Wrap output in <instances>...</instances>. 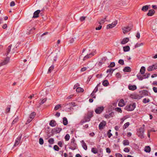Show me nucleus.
I'll return each mask as SVG.
<instances>
[{"mask_svg": "<svg viewBox=\"0 0 157 157\" xmlns=\"http://www.w3.org/2000/svg\"><path fill=\"white\" fill-rule=\"evenodd\" d=\"M69 148L72 150H75L77 148V145L75 142V139L73 138L71 140Z\"/></svg>", "mask_w": 157, "mask_h": 157, "instance_id": "obj_1", "label": "nucleus"}, {"mask_svg": "<svg viewBox=\"0 0 157 157\" xmlns=\"http://www.w3.org/2000/svg\"><path fill=\"white\" fill-rule=\"evenodd\" d=\"M144 128L142 127H140L137 131L136 134L140 138L143 139L144 138Z\"/></svg>", "mask_w": 157, "mask_h": 157, "instance_id": "obj_2", "label": "nucleus"}, {"mask_svg": "<svg viewBox=\"0 0 157 157\" xmlns=\"http://www.w3.org/2000/svg\"><path fill=\"white\" fill-rule=\"evenodd\" d=\"M136 104L133 103L132 104H131L129 105H126L125 108V109L128 111H132L134 110L136 107Z\"/></svg>", "mask_w": 157, "mask_h": 157, "instance_id": "obj_3", "label": "nucleus"}, {"mask_svg": "<svg viewBox=\"0 0 157 157\" xmlns=\"http://www.w3.org/2000/svg\"><path fill=\"white\" fill-rule=\"evenodd\" d=\"M93 113L94 111H88L87 115L84 117L85 119L87 121H90L91 118L93 116Z\"/></svg>", "mask_w": 157, "mask_h": 157, "instance_id": "obj_4", "label": "nucleus"}, {"mask_svg": "<svg viewBox=\"0 0 157 157\" xmlns=\"http://www.w3.org/2000/svg\"><path fill=\"white\" fill-rule=\"evenodd\" d=\"M132 28V25H131L129 26H128L126 27H124L122 28L123 33L124 34H125L129 31H130Z\"/></svg>", "mask_w": 157, "mask_h": 157, "instance_id": "obj_5", "label": "nucleus"}, {"mask_svg": "<svg viewBox=\"0 0 157 157\" xmlns=\"http://www.w3.org/2000/svg\"><path fill=\"white\" fill-rule=\"evenodd\" d=\"M75 106V103L74 102H72L68 104H65L64 105V107H66V108L70 110L73 109L72 108V106Z\"/></svg>", "mask_w": 157, "mask_h": 157, "instance_id": "obj_6", "label": "nucleus"}, {"mask_svg": "<svg viewBox=\"0 0 157 157\" xmlns=\"http://www.w3.org/2000/svg\"><path fill=\"white\" fill-rule=\"evenodd\" d=\"M104 109V107H98L95 110V111L96 113L100 114L102 113Z\"/></svg>", "mask_w": 157, "mask_h": 157, "instance_id": "obj_7", "label": "nucleus"}, {"mask_svg": "<svg viewBox=\"0 0 157 157\" xmlns=\"http://www.w3.org/2000/svg\"><path fill=\"white\" fill-rule=\"evenodd\" d=\"M62 130V129L61 128L56 127L52 129V134L59 133Z\"/></svg>", "mask_w": 157, "mask_h": 157, "instance_id": "obj_8", "label": "nucleus"}, {"mask_svg": "<svg viewBox=\"0 0 157 157\" xmlns=\"http://www.w3.org/2000/svg\"><path fill=\"white\" fill-rule=\"evenodd\" d=\"M106 121H102L101 122L98 126V128L99 130H102L103 129L104 127L106 125Z\"/></svg>", "mask_w": 157, "mask_h": 157, "instance_id": "obj_9", "label": "nucleus"}, {"mask_svg": "<svg viewBox=\"0 0 157 157\" xmlns=\"http://www.w3.org/2000/svg\"><path fill=\"white\" fill-rule=\"evenodd\" d=\"M22 135L19 136L15 140V144L14 145V146H17L20 143L21 139V138Z\"/></svg>", "mask_w": 157, "mask_h": 157, "instance_id": "obj_10", "label": "nucleus"}, {"mask_svg": "<svg viewBox=\"0 0 157 157\" xmlns=\"http://www.w3.org/2000/svg\"><path fill=\"white\" fill-rule=\"evenodd\" d=\"M117 23V21H115L113 22L111 24H109L107 25V29L112 28L115 26Z\"/></svg>", "mask_w": 157, "mask_h": 157, "instance_id": "obj_11", "label": "nucleus"}, {"mask_svg": "<svg viewBox=\"0 0 157 157\" xmlns=\"http://www.w3.org/2000/svg\"><path fill=\"white\" fill-rule=\"evenodd\" d=\"M157 68V65H153L152 66H149L147 68V70L150 71H153L154 70H155Z\"/></svg>", "mask_w": 157, "mask_h": 157, "instance_id": "obj_12", "label": "nucleus"}, {"mask_svg": "<svg viewBox=\"0 0 157 157\" xmlns=\"http://www.w3.org/2000/svg\"><path fill=\"white\" fill-rule=\"evenodd\" d=\"M114 112H111L109 114H105L104 115V117L106 119H109L111 117H113L114 116Z\"/></svg>", "mask_w": 157, "mask_h": 157, "instance_id": "obj_13", "label": "nucleus"}, {"mask_svg": "<svg viewBox=\"0 0 157 157\" xmlns=\"http://www.w3.org/2000/svg\"><path fill=\"white\" fill-rule=\"evenodd\" d=\"M10 60V58L8 57H7L5 59L3 62L0 63V65L3 66L7 64Z\"/></svg>", "mask_w": 157, "mask_h": 157, "instance_id": "obj_14", "label": "nucleus"}, {"mask_svg": "<svg viewBox=\"0 0 157 157\" xmlns=\"http://www.w3.org/2000/svg\"><path fill=\"white\" fill-rule=\"evenodd\" d=\"M140 93H141V96H143V97L144 96H148L149 94H150L147 90H142L140 92Z\"/></svg>", "mask_w": 157, "mask_h": 157, "instance_id": "obj_15", "label": "nucleus"}, {"mask_svg": "<svg viewBox=\"0 0 157 157\" xmlns=\"http://www.w3.org/2000/svg\"><path fill=\"white\" fill-rule=\"evenodd\" d=\"M94 55V54L93 53H90L89 54H87L86 56H85L83 59V61H85L87 59H89L91 58L92 56Z\"/></svg>", "mask_w": 157, "mask_h": 157, "instance_id": "obj_16", "label": "nucleus"}, {"mask_svg": "<svg viewBox=\"0 0 157 157\" xmlns=\"http://www.w3.org/2000/svg\"><path fill=\"white\" fill-rule=\"evenodd\" d=\"M40 12V10H37L35 11L33 13V18H36L39 17V14Z\"/></svg>", "mask_w": 157, "mask_h": 157, "instance_id": "obj_17", "label": "nucleus"}, {"mask_svg": "<svg viewBox=\"0 0 157 157\" xmlns=\"http://www.w3.org/2000/svg\"><path fill=\"white\" fill-rule=\"evenodd\" d=\"M128 88L130 90L133 91L136 89L137 87L135 85H132L129 84L128 86Z\"/></svg>", "mask_w": 157, "mask_h": 157, "instance_id": "obj_18", "label": "nucleus"}, {"mask_svg": "<svg viewBox=\"0 0 157 157\" xmlns=\"http://www.w3.org/2000/svg\"><path fill=\"white\" fill-rule=\"evenodd\" d=\"M131 97L133 99H140L143 97V96H141L138 94H134L132 95Z\"/></svg>", "mask_w": 157, "mask_h": 157, "instance_id": "obj_19", "label": "nucleus"}, {"mask_svg": "<svg viewBox=\"0 0 157 157\" xmlns=\"http://www.w3.org/2000/svg\"><path fill=\"white\" fill-rule=\"evenodd\" d=\"M155 11L154 10H150L147 13V15L148 16H153L155 14Z\"/></svg>", "mask_w": 157, "mask_h": 157, "instance_id": "obj_20", "label": "nucleus"}, {"mask_svg": "<svg viewBox=\"0 0 157 157\" xmlns=\"http://www.w3.org/2000/svg\"><path fill=\"white\" fill-rule=\"evenodd\" d=\"M123 71L124 72H129L131 71V68L128 66L125 67L123 69Z\"/></svg>", "mask_w": 157, "mask_h": 157, "instance_id": "obj_21", "label": "nucleus"}, {"mask_svg": "<svg viewBox=\"0 0 157 157\" xmlns=\"http://www.w3.org/2000/svg\"><path fill=\"white\" fill-rule=\"evenodd\" d=\"M150 6V5H149L143 6L141 9L144 12L147 11L148 10Z\"/></svg>", "mask_w": 157, "mask_h": 157, "instance_id": "obj_22", "label": "nucleus"}, {"mask_svg": "<svg viewBox=\"0 0 157 157\" xmlns=\"http://www.w3.org/2000/svg\"><path fill=\"white\" fill-rule=\"evenodd\" d=\"M124 102V100L123 99H121L118 104V106L120 107H123L125 105Z\"/></svg>", "mask_w": 157, "mask_h": 157, "instance_id": "obj_23", "label": "nucleus"}, {"mask_svg": "<svg viewBox=\"0 0 157 157\" xmlns=\"http://www.w3.org/2000/svg\"><path fill=\"white\" fill-rule=\"evenodd\" d=\"M129 41V38H124L122 40L121 44H124L127 43Z\"/></svg>", "mask_w": 157, "mask_h": 157, "instance_id": "obj_24", "label": "nucleus"}, {"mask_svg": "<svg viewBox=\"0 0 157 157\" xmlns=\"http://www.w3.org/2000/svg\"><path fill=\"white\" fill-rule=\"evenodd\" d=\"M35 29V28L33 27L32 28H30V27L28 29H27L29 32H28L29 33V34H31L34 33V30Z\"/></svg>", "mask_w": 157, "mask_h": 157, "instance_id": "obj_25", "label": "nucleus"}, {"mask_svg": "<svg viewBox=\"0 0 157 157\" xmlns=\"http://www.w3.org/2000/svg\"><path fill=\"white\" fill-rule=\"evenodd\" d=\"M56 123L55 120H52L49 123V125L52 127L55 126L56 125Z\"/></svg>", "mask_w": 157, "mask_h": 157, "instance_id": "obj_26", "label": "nucleus"}, {"mask_svg": "<svg viewBox=\"0 0 157 157\" xmlns=\"http://www.w3.org/2000/svg\"><path fill=\"white\" fill-rule=\"evenodd\" d=\"M11 47L12 44H10L8 48H7L6 50V53L5 54V55L6 56H7L9 53L10 52L11 48Z\"/></svg>", "mask_w": 157, "mask_h": 157, "instance_id": "obj_27", "label": "nucleus"}, {"mask_svg": "<svg viewBox=\"0 0 157 157\" xmlns=\"http://www.w3.org/2000/svg\"><path fill=\"white\" fill-rule=\"evenodd\" d=\"M151 151V148L150 146H146L144 148V151L146 152L149 153Z\"/></svg>", "mask_w": 157, "mask_h": 157, "instance_id": "obj_28", "label": "nucleus"}, {"mask_svg": "<svg viewBox=\"0 0 157 157\" xmlns=\"http://www.w3.org/2000/svg\"><path fill=\"white\" fill-rule=\"evenodd\" d=\"M63 125H66L67 124L68 121L66 117H64L63 118Z\"/></svg>", "mask_w": 157, "mask_h": 157, "instance_id": "obj_29", "label": "nucleus"}, {"mask_svg": "<svg viewBox=\"0 0 157 157\" xmlns=\"http://www.w3.org/2000/svg\"><path fill=\"white\" fill-rule=\"evenodd\" d=\"M145 71V67L144 66L142 67L140 70V73L142 75L144 74V73Z\"/></svg>", "mask_w": 157, "mask_h": 157, "instance_id": "obj_30", "label": "nucleus"}, {"mask_svg": "<svg viewBox=\"0 0 157 157\" xmlns=\"http://www.w3.org/2000/svg\"><path fill=\"white\" fill-rule=\"evenodd\" d=\"M102 85L105 86H107L109 84V82L107 80H104L102 83Z\"/></svg>", "mask_w": 157, "mask_h": 157, "instance_id": "obj_31", "label": "nucleus"}, {"mask_svg": "<svg viewBox=\"0 0 157 157\" xmlns=\"http://www.w3.org/2000/svg\"><path fill=\"white\" fill-rule=\"evenodd\" d=\"M54 66L53 65H52L48 69L47 73L48 74L51 73L54 69Z\"/></svg>", "mask_w": 157, "mask_h": 157, "instance_id": "obj_32", "label": "nucleus"}, {"mask_svg": "<svg viewBox=\"0 0 157 157\" xmlns=\"http://www.w3.org/2000/svg\"><path fill=\"white\" fill-rule=\"evenodd\" d=\"M36 115V113L35 112H33L31 113L29 116V118L31 119H33L34 117H35Z\"/></svg>", "mask_w": 157, "mask_h": 157, "instance_id": "obj_33", "label": "nucleus"}, {"mask_svg": "<svg viewBox=\"0 0 157 157\" xmlns=\"http://www.w3.org/2000/svg\"><path fill=\"white\" fill-rule=\"evenodd\" d=\"M82 146L84 148L85 150H86L87 149V145L85 143V142L83 140L82 141Z\"/></svg>", "mask_w": 157, "mask_h": 157, "instance_id": "obj_34", "label": "nucleus"}, {"mask_svg": "<svg viewBox=\"0 0 157 157\" xmlns=\"http://www.w3.org/2000/svg\"><path fill=\"white\" fill-rule=\"evenodd\" d=\"M130 49V47L128 46H127L123 47V50L125 52L129 51Z\"/></svg>", "mask_w": 157, "mask_h": 157, "instance_id": "obj_35", "label": "nucleus"}, {"mask_svg": "<svg viewBox=\"0 0 157 157\" xmlns=\"http://www.w3.org/2000/svg\"><path fill=\"white\" fill-rule=\"evenodd\" d=\"M84 89L80 87H78L76 89V91L78 92H83Z\"/></svg>", "mask_w": 157, "mask_h": 157, "instance_id": "obj_36", "label": "nucleus"}, {"mask_svg": "<svg viewBox=\"0 0 157 157\" xmlns=\"http://www.w3.org/2000/svg\"><path fill=\"white\" fill-rule=\"evenodd\" d=\"M91 151L94 154L97 153L98 152V150L96 148L93 147L91 149Z\"/></svg>", "mask_w": 157, "mask_h": 157, "instance_id": "obj_37", "label": "nucleus"}, {"mask_svg": "<svg viewBox=\"0 0 157 157\" xmlns=\"http://www.w3.org/2000/svg\"><path fill=\"white\" fill-rule=\"evenodd\" d=\"M123 144L124 145H129V142L127 140H124L123 141Z\"/></svg>", "mask_w": 157, "mask_h": 157, "instance_id": "obj_38", "label": "nucleus"}, {"mask_svg": "<svg viewBox=\"0 0 157 157\" xmlns=\"http://www.w3.org/2000/svg\"><path fill=\"white\" fill-rule=\"evenodd\" d=\"M48 142L50 144H52L54 143V140L53 138H51L48 140Z\"/></svg>", "mask_w": 157, "mask_h": 157, "instance_id": "obj_39", "label": "nucleus"}, {"mask_svg": "<svg viewBox=\"0 0 157 157\" xmlns=\"http://www.w3.org/2000/svg\"><path fill=\"white\" fill-rule=\"evenodd\" d=\"M111 129H109L108 130L107 132V136L109 138H110L111 137L113 136L112 134L111 133Z\"/></svg>", "mask_w": 157, "mask_h": 157, "instance_id": "obj_40", "label": "nucleus"}, {"mask_svg": "<svg viewBox=\"0 0 157 157\" xmlns=\"http://www.w3.org/2000/svg\"><path fill=\"white\" fill-rule=\"evenodd\" d=\"M18 121V117H17L15 118L13 121V122L12 123V125H13L17 123Z\"/></svg>", "mask_w": 157, "mask_h": 157, "instance_id": "obj_41", "label": "nucleus"}, {"mask_svg": "<svg viewBox=\"0 0 157 157\" xmlns=\"http://www.w3.org/2000/svg\"><path fill=\"white\" fill-rule=\"evenodd\" d=\"M130 123L129 122L125 123L123 126V129H124L126 128L129 125Z\"/></svg>", "mask_w": 157, "mask_h": 157, "instance_id": "obj_42", "label": "nucleus"}, {"mask_svg": "<svg viewBox=\"0 0 157 157\" xmlns=\"http://www.w3.org/2000/svg\"><path fill=\"white\" fill-rule=\"evenodd\" d=\"M115 69H112V68H110L109 69H108L106 71L107 73H111V74H112L113 72V71L115 70Z\"/></svg>", "mask_w": 157, "mask_h": 157, "instance_id": "obj_43", "label": "nucleus"}, {"mask_svg": "<svg viewBox=\"0 0 157 157\" xmlns=\"http://www.w3.org/2000/svg\"><path fill=\"white\" fill-rule=\"evenodd\" d=\"M150 75V73H146L145 75H143V77L144 79L148 78Z\"/></svg>", "mask_w": 157, "mask_h": 157, "instance_id": "obj_44", "label": "nucleus"}, {"mask_svg": "<svg viewBox=\"0 0 157 157\" xmlns=\"http://www.w3.org/2000/svg\"><path fill=\"white\" fill-rule=\"evenodd\" d=\"M115 64L114 62H111L110 64L108 66V67H113L115 66Z\"/></svg>", "mask_w": 157, "mask_h": 157, "instance_id": "obj_45", "label": "nucleus"}, {"mask_svg": "<svg viewBox=\"0 0 157 157\" xmlns=\"http://www.w3.org/2000/svg\"><path fill=\"white\" fill-rule=\"evenodd\" d=\"M144 45V43H137L136 45H135V48H136L137 47H140L141 46H143Z\"/></svg>", "mask_w": 157, "mask_h": 157, "instance_id": "obj_46", "label": "nucleus"}, {"mask_svg": "<svg viewBox=\"0 0 157 157\" xmlns=\"http://www.w3.org/2000/svg\"><path fill=\"white\" fill-rule=\"evenodd\" d=\"M150 100L149 99H147L146 98L144 99L143 101V102L144 103H146L149 102Z\"/></svg>", "mask_w": 157, "mask_h": 157, "instance_id": "obj_47", "label": "nucleus"}, {"mask_svg": "<svg viewBox=\"0 0 157 157\" xmlns=\"http://www.w3.org/2000/svg\"><path fill=\"white\" fill-rule=\"evenodd\" d=\"M137 78L140 80H142L144 78L143 76H142L140 75H137Z\"/></svg>", "mask_w": 157, "mask_h": 157, "instance_id": "obj_48", "label": "nucleus"}, {"mask_svg": "<svg viewBox=\"0 0 157 157\" xmlns=\"http://www.w3.org/2000/svg\"><path fill=\"white\" fill-rule=\"evenodd\" d=\"M106 16H105V18H103L99 22V24H101L104 23L105 21V20L106 19Z\"/></svg>", "mask_w": 157, "mask_h": 157, "instance_id": "obj_49", "label": "nucleus"}, {"mask_svg": "<svg viewBox=\"0 0 157 157\" xmlns=\"http://www.w3.org/2000/svg\"><path fill=\"white\" fill-rule=\"evenodd\" d=\"M61 106V105L60 104H58L57 105H56L55 108H54V110H58L60 107Z\"/></svg>", "mask_w": 157, "mask_h": 157, "instance_id": "obj_50", "label": "nucleus"}, {"mask_svg": "<svg viewBox=\"0 0 157 157\" xmlns=\"http://www.w3.org/2000/svg\"><path fill=\"white\" fill-rule=\"evenodd\" d=\"M115 110L116 111L120 113H121L122 112V110L121 108L119 107H117L115 108Z\"/></svg>", "mask_w": 157, "mask_h": 157, "instance_id": "obj_51", "label": "nucleus"}, {"mask_svg": "<svg viewBox=\"0 0 157 157\" xmlns=\"http://www.w3.org/2000/svg\"><path fill=\"white\" fill-rule=\"evenodd\" d=\"M127 118V117L125 116L121 118V121L120 122V124H122L124 121L125 119H126Z\"/></svg>", "mask_w": 157, "mask_h": 157, "instance_id": "obj_52", "label": "nucleus"}, {"mask_svg": "<svg viewBox=\"0 0 157 157\" xmlns=\"http://www.w3.org/2000/svg\"><path fill=\"white\" fill-rule=\"evenodd\" d=\"M44 140L42 138H40L39 140V143L40 145H43L44 144Z\"/></svg>", "mask_w": 157, "mask_h": 157, "instance_id": "obj_53", "label": "nucleus"}, {"mask_svg": "<svg viewBox=\"0 0 157 157\" xmlns=\"http://www.w3.org/2000/svg\"><path fill=\"white\" fill-rule=\"evenodd\" d=\"M70 136L69 134H67L65 136V140L66 141H68L70 139Z\"/></svg>", "mask_w": 157, "mask_h": 157, "instance_id": "obj_54", "label": "nucleus"}, {"mask_svg": "<svg viewBox=\"0 0 157 157\" xmlns=\"http://www.w3.org/2000/svg\"><path fill=\"white\" fill-rule=\"evenodd\" d=\"M118 63L122 65H123L124 64V61L122 59H119L118 61Z\"/></svg>", "mask_w": 157, "mask_h": 157, "instance_id": "obj_55", "label": "nucleus"}, {"mask_svg": "<svg viewBox=\"0 0 157 157\" xmlns=\"http://www.w3.org/2000/svg\"><path fill=\"white\" fill-rule=\"evenodd\" d=\"M116 76L117 78H121V75L120 72H117L116 73Z\"/></svg>", "mask_w": 157, "mask_h": 157, "instance_id": "obj_56", "label": "nucleus"}, {"mask_svg": "<svg viewBox=\"0 0 157 157\" xmlns=\"http://www.w3.org/2000/svg\"><path fill=\"white\" fill-rule=\"evenodd\" d=\"M54 150L56 151H59V147L57 145H55L53 147Z\"/></svg>", "mask_w": 157, "mask_h": 157, "instance_id": "obj_57", "label": "nucleus"}, {"mask_svg": "<svg viewBox=\"0 0 157 157\" xmlns=\"http://www.w3.org/2000/svg\"><path fill=\"white\" fill-rule=\"evenodd\" d=\"M10 106H8L6 109V113H8L10 111Z\"/></svg>", "mask_w": 157, "mask_h": 157, "instance_id": "obj_58", "label": "nucleus"}, {"mask_svg": "<svg viewBox=\"0 0 157 157\" xmlns=\"http://www.w3.org/2000/svg\"><path fill=\"white\" fill-rule=\"evenodd\" d=\"M47 99L46 98H44L41 101L40 103L39 104L40 105H41L42 104H44L46 101Z\"/></svg>", "mask_w": 157, "mask_h": 157, "instance_id": "obj_59", "label": "nucleus"}, {"mask_svg": "<svg viewBox=\"0 0 157 157\" xmlns=\"http://www.w3.org/2000/svg\"><path fill=\"white\" fill-rule=\"evenodd\" d=\"M88 122V121H87V120L85 119V118L84 117V120H82L81 121L80 123V124L82 125L84 123H85V122Z\"/></svg>", "mask_w": 157, "mask_h": 157, "instance_id": "obj_60", "label": "nucleus"}, {"mask_svg": "<svg viewBox=\"0 0 157 157\" xmlns=\"http://www.w3.org/2000/svg\"><path fill=\"white\" fill-rule=\"evenodd\" d=\"M32 119H31L30 118H29L27 120V121L25 123L26 124H27L29 123H30L32 120Z\"/></svg>", "mask_w": 157, "mask_h": 157, "instance_id": "obj_61", "label": "nucleus"}, {"mask_svg": "<svg viewBox=\"0 0 157 157\" xmlns=\"http://www.w3.org/2000/svg\"><path fill=\"white\" fill-rule=\"evenodd\" d=\"M95 93H93V92L91 93L90 94V96L91 97L93 98H96V95L95 94Z\"/></svg>", "mask_w": 157, "mask_h": 157, "instance_id": "obj_62", "label": "nucleus"}, {"mask_svg": "<svg viewBox=\"0 0 157 157\" xmlns=\"http://www.w3.org/2000/svg\"><path fill=\"white\" fill-rule=\"evenodd\" d=\"M115 156L116 157H122V155L119 153H116Z\"/></svg>", "mask_w": 157, "mask_h": 157, "instance_id": "obj_63", "label": "nucleus"}, {"mask_svg": "<svg viewBox=\"0 0 157 157\" xmlns=\"http://www.w3.org/2000/svg\"><path fill=\"white\" fill-rule=\"evenodd\" d=\"M124 151L126 152H128L130 150L128 147H125L124 149Z\"/></svg>", "mask_w": 157, "mask_h": 157, "instance_id": "obj_64", "label": "nucleus"}]
</instances>
